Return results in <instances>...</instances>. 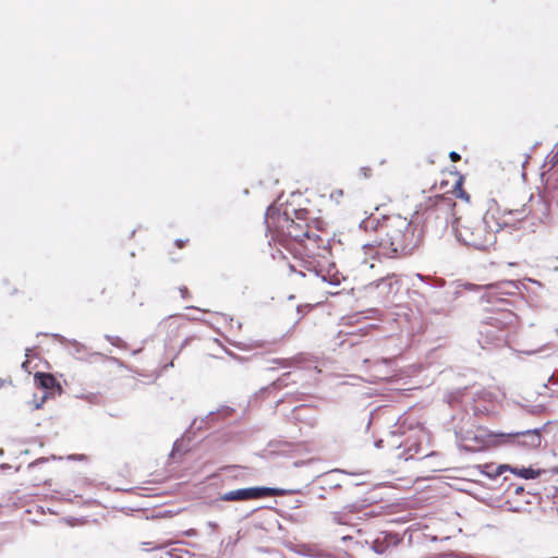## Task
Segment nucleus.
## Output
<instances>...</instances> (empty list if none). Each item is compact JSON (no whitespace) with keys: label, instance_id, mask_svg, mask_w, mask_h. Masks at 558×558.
<instances>
[{"label":"nucleus","instance_id":"ddd939ff","mask_svg":"<svg viewBox=\"0 0 558 558\" xmlns=\"http://www.w3.org/2000/svg\"><path fill=\"white\" fill-rule=\"evenodd\" d=\"M509 471H511L513 474H517L523 478H535L536 476L539 475V471L538 470H534L532 468H511L508 469Z\"/></svg>","mask_w":558,"mask_h":558},{"label":"nucleus","instance_id":"4be33fe9","mask_svg":"<svg viewBox=\"0 0 558 558\" xmlns=\"http://www.w3.org/2000/svg\"><path fill=\"white\" fill-rule=\"evenodd\" d=\"M165 547H167V544H161V545L156 546V548H158V549H161V548H165Z\"/></svg>","mask_w":558,"mask_h":558},{"label":"nucleus","instance_id":"6e6552de","mask_svg":"<svg viewBox=\"0 0 558 558\" xmlns=\"http://www.w3.org/2000/svg\"><path fill=\"white\" fill-rule=\"evenodd\" d=\"M507 437L512 444H517L529 449H536L542 444V436L537 429L508 434Z\"/></svg>","mask_w":558,"mask_h":558},{"label":"nucleus","instance_id":"4468645a","mask_svg":"<svg viewBox=\"0 0 558 558\" xmlns=\"http://www.w3.org/2000/svg\"><path fill=\"white\" fill-rule=\"evenodd\" d=\"M558 165V147L554 149L546 158L545 167L553 169Z\"/></svg>","mask_w":558,"mask_h":558},{"label":"nucleus","instance_id":"a211bd4d","mask_svg":"<svg viewBox=\"0 0 558 558\" xmlns=\"http://www.w3.org/2000/svg\"><path fill=\"white\" fill-rule=\"evenodd\" d=\"M329 282H330L331 284L338 286V284H340V282H341V277H340L338 274H335V275L330 278Z\"/></svg>","mask_w":558,"mask_h":558},{"label":"nucleus","instance_id":"0eeeda50","mask_svg":"<svg viewBox=\"0 0 558 558\" xmlns=\"http://www.w3.org/2000/svg\"><path fill=\"white\" fill-rule=\"evenodd\" d=\"M284 490L281 488L274 487H247L239 488L235 490L227 492L220 495L219 500L221 501H246L255 500L265 497H277L283 496Z\"/></svg>","mask_w":558,"mask_h":558},{"label":"nucleus","instance_id":"39448f33","mask_svg":"<svg viewBox=\"0 0 558 558\" xmlns=\"http://www.w3.org/2000/svg\"><path fill=\"white\" fill-rule=\"evenodd\" d=\"M539 499L537 494L525 490L518 484H510L505 490V505L514 512L526 511L527 507Z\"/></svg>","mask_w":558,"mask_h":558},{"label":"nucleus","instance_id":"f8f14e48","mask_svg":"<svg viewBox=\"0 0 558 558\" xmlns=\"http://www.w3.org/2000/svg\"><path fill=\"white\" fill-rule=\"evenodd\" d=\"M482 473L486 474L489 477H496L500 474H502L507 469H510L507 464H501L498 466H494L493 464H484L481 465Z\"/></svg>","mask_w":558,"mask_h":558},{"label":"nucleus","instance_id":"2eb2a0df","mask_svg":"<svg viewBox=\"0 0 558 558\" xmlns=\"http://www.w3.org/2000/svg\"><path fill=\"white\" fill-rule=\"evenodd\" d=\"M344 192L341 189H336L331 191L330 198L333 199L336 203H340V201L343 198Z\"/></svg>","mask_w":558,"mask_h":558},{"label":"nucleus","instance_id":"9d476101","mask_svg":"<svg viewBox=\"0 0 558 558\" xmlns=\"http://www.w3.org/2000/svg\"><path fill=\"white\" fill-rule=\"evenodd\" d=\"M36 384L47 390L60 389V384L56 377L49 373H36L34 376Z\"/></svg>","mask_w":558,"mask_h":558},{"label":"nucleus","instance_id":"1a4fd4ad","mask_svg":"<svg viewBox=\"0 0 558 558\" xmlns=\"http://www.w3.org/2000/svg\"><path fill=\"white\" fill-rule=\"evenodd\" d=\"M399 538L397 535L381 533L373 542V549L377 554L386 553L390 547L397 546Z\"/></svg>","mask_w":558,"mask_h":558},{"label":"nucleus","instance_id":"423d86ee","mask_svg":"<svg viewBox=\"0 0 558 558\" xmlns=\"http://www.w3.org/2000/svg\"><path fill=\"white\" fill-rule=\"evenodd\" d=\"M325 248V240L311 229L300 242H292V250L290 251L294 257L301 260H307L320 255V251Z\"/></svg>","mask_w":558,"mask_h":558},{"label":"nucleus","instance_id":"dca6fc26","mask_svg":"<svg viewBox=\"0 0 558 558\" xmlns=\"http://www.w3.org/2000/svg\"><path fill=\"white\" fill-rule=\"evenodd\" d=\"M360 174L363 177V178H369L372 175V169L368 168V167H362L360 169Z\"/></svg>","mask_w":558,"mask_h":558},{"label":"nucleus","instance_id":"7ed1b4c3","mask_svg":"<svg viewBox=\"0 0 558 558\" xmlns=\"http://www.w3.org/2000/svg\"><path fill=\"white\" fill-rule=\"evenodd\" d=\"M414 215L422 219L425 225L446 228L449 223L457 226L456 203L447 194L428 196L422 201L415 209Z\"/></svg>","mask_w":558,"mask_h":558},{"label":"nucleus","instance_id":"f03ea898","mask_svg":"<svg viewBox=\"0 0 558 558\" xmlns=\"http://www.w3.org/2000/svg\"><path fill=\"white\" fill-rule=\"evenodd\" d=\"M500 229L494 214L486 213L483 217L460 216L454 226L456 235L466 246L476 250H488L496 242V234Z\"/></svg>","mask_w":558,"mask_h":558},{"label":"nucleus","instance_id":"6ab92c4d","mask_svg":"<svg viewBox=\"0 0 558 558\" xmlns=\"http://www.w3.org/2000/svg\"><path fill=\"white\" fill-rule=\"evenodd\" d=\"M179 292H180V294H181V296H182L183 299H186V298H189V296H190L189 289H187L185 286L180 287V288H179Z\"/></svg>","mask_w":558,"mask_h":558},{"label":"nucleus","instance_id":"9b49d317","mask_svg":"<svg viewBox=\"0 0 558 558\" xmlns=\"http://www.w3.org/2000/svg\"><path fill=\"white\" fill-rule=\"evenodd\" d=\"M447 195L451 196L452 198L453 197L460 198L465 203L470 202V195L463 189V178L462 177H458L452 191L450 192V194H447Z\"/></svg>","mask_w":558,"mask_h":558},{"label":"nucleus","instance_id":"aec40b11","mask_svg":"<svg viewBox=\"0 0 558 558\" xmlns=\"http://www.w3.org/2000/svg\"><path fill=\"white\" fill-rule=\"evenodd\" d=\"M449 157H450L451 161H453V162H458L461 160V156L456 151H451L449 154Z\"/></svg>","mask_w":558,"mask_h":558},{"label":"nucleus","instance_id":"f257e3e1","mask_svg":"<svg viewBox=\"0 0 558 558\" xmlns=\"http://www.w3.org/2000/svg\"><path fill=\"white\" fill-rule=\"evenodd\" d=\"M378 232L379 245L391 254H411L422 241V231L411 220L400 215L384 219Z\"/></svg>","mask_w":558,"mask_h":558},{"label":"nucleus","instance_id":"412c9836","mask_svg":"<svg viewBox=\"0 0 558 558\" xmlns=\"http://www.w3.org/2000/svg\"><path fill=\"white\" fill-rule=\"evenodd\" d=\"M304 308H306V311H310L312 308V306L306 304V305H304ZM302 310H303V306H300L299 312H301Z\"/></svg>","mask_w":558,"mask_h":558},{"label":"nucleus","instance_id":"20e7f679","mask_svg":"<svg viewBox=\"0 0 558 558\" xmlns=\"http://www.w3.org/2000/svg\"><path fill=\"white\" fill-rule=\"evenodd\" d=\"M267 225L274 233V239L289 252L292 250V242H300L310 230V226L304 220L294 221L287 213L271 216Z\"/></svg>","mask_w":558,"mask_h":558},{"label":"nucleus","instance_id":"f3484780","mask_svg":"<svg viewBox=\"0 0 558 558\" xmlns=\"http://www.w3.org/2000/svg\"><path fill=\"white\" fill-rule=\"evenodd\" d=\"M189 242V239H185V240H182V239H178L174 241V245L178 247V248H183L185 247V245L187 244Z\"/></svg>","mask_w":558,"mask_h":558}]
</instances>
